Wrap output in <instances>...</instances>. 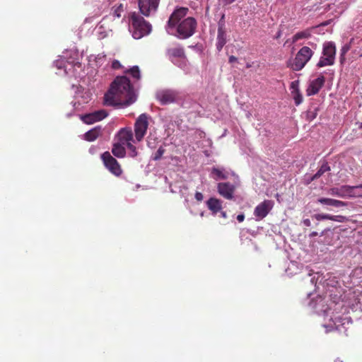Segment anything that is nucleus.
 Wrapping results in <instances>:
<instances>
[{
  "instance_id": "obj_1",
  "label": "nucleus",
  "mask_w": 362,
  "mask_h": 362,
  "mask_svg": "<svg viewBox=\"0 0 362 362\" xmlns=\"http://www.w3.org/2000/svg\"><path fill=\"white\" fill-rule=\"evenodd\" d=\"M136 100V95L132 85L124 76L116 77L104 96L105 104L108 106L127 107Z\"/></svg>"
},
{
  "instance_id": "obj_2",
  "label": "nucleus",
  "mask_w": 362,
  "mask_h": 362,
  "mask_svg": "<svg viewBox=\"0 0 362 362\" xmlns=\"http://www.w3.org/2000/svg\"><path fill=\"white\" fill-rule=\"evenodd\" d=\"M130 21L132 36L134 39H141L151 33V25L139 13L132 12L130 13Z\"/></svg>"
},
{
  "instance_id": "obj_3",
  "label": "nucleus",
  "mask_w": 362,
  "mask_h": 362,
  "mask_svg": "<svg viewBox=\"0 0 362 362\" xmlns=\"http://www.w3.org/2000/svg\"><path fill=\"white\" fill-rule=\"evenodd\" d=\"M197 21L192 17L183 19L175 27L176 33L173 34L180 39H187L192 36L196 31Z\"/></svg>"
},
{
  "instance_id": "obj_4",
  "label": "nucleus",
  "mask_w": 362,
  "mask_h": 362,
  "mask_svg": "<svg viewBox=\"0 0 362 362\" xmlns=\"http://www.w3.org/2000/svg\"><path fill=\"white\" fill-rule=\"evenodd\" d=\"M314 52L308 47L304 46L297 52L293 62L288 65L293 71L301 70L313 57Z\"/></svg>"
},
{
  "instance_id": "obj_5",
  "label": "nucleus",
  "mask_w": 362,
  "mask_h": 362,
  "mask_svg": "<svg viewBox=\"0 0 362 362\" xmlns=\"http://www.w3.org/2000/svg\"><path fill=\"white\" fill-rule=\"evenodd\" d=\"M336 55V46L333 42H326L323 44L322 57L317 64L319 68L332 66L334 64Z\"/></svg>"
},
{
  "instance_id": "obj_6",
  "label": "nucleus",
  "mask_w": 362,
  "mask_h": 362,
  "mask_svg": "<svg viewBox=\"0 0 362 362\" xmlns=\"http://www.w3.org/2000/svg\"><path fill=\"white\" fill-rule=\"evenodd\" d=\"M149 119L150 117L147 114L143 113L136 119L134 125V131L135 139L138 142L142 141L146 134L149 125Z\"/></svg>"
},
{
  "instance_id": "obj_7",
  "label": "nucleus",
  "mask_w": 362,
  "mask_h": 362,
  "mask_svg": "<svg viewBox=\"0 0 362 362\" xmlns=\"http://www.w3.org/2000/svg\"><path fill=\"white\" fill-rule=\"evenodd\" d=\"M101 159L105 168L114 175L119 177L122 174V169L118 161L111 156L109 151L101 155Z\"/></svg>"
},
{
  "instance_id": "obj_8",
  "label": "nucleus",
  "mask_w": 362,
  "mask_h": 362,
  "mask_svg": "<svg viewBox=\"0 0 362 362\" xmlns=\"http://www.w3.org/2000/svg\"><path fill=\"white\" fill-rule=\"evenodd\" d=\"M188 11V8L186 7H179L172 13L167 23L168 33L173 34V30L182 21L181 20L186 16Z\"/></svg>"
},
{
  "instance_id": "obj_9",
  "label": "nucleus",
  "mask_w": 362,
  "mask_h": 362,
  "mask_svg": "<svg viewBox=\"0 0 362 362\" xmlns=\"http://www.w3.org/2000/svg\"><path fill=\"white\" fill-rule=\"evenodd\" d=\"M156 98L163 105L177 102L180 99L179 93L174 90H163L156 93Z\"/></svg>"
},
{
  "instance_id": "obj_10",
  "label": "nucleus",
  "mask_w": 362,
  "mask_h": 362,
  "mask_svg": "<svg viewBox=\"0 0 362 362\" xmlns=\"http://www.w3.org/2000/svg\"><path fill=\"white\" fill-rule=\"evenodd\" d=\"M159 2L160 0H138L141 13L146 17L150 16L157 11Z\"/></svg>"
},
{
  "instance_id": "obj_11",
  "label": "nucleus",
  "mask_w": 362,
  "mask_h": 362,
  "mask_svg": "<svg viewBox=\"0 0 362 362\" xmlns=\"http://www.w3.org/2000/svg\"><path fill=\"white\" fill-rule=\"evenodd\" d=\"M273 206L274 202L272 200L266 199L255 207L254 215L257 219L262 220L269 214Z\"/></svg>"
},
{
  "instance_id": "obj_12",
  "label": "nucleus",
  "mask_w": 362,
  "mask_h": 362,
  "mask_svg": "<svg viewBox=\"0 0 362 362\" xmlns=\"http://www.w3.org/2000/svg\"><path fill=\"white\" fill-rule=\"evenodd\" d=\"M166 56L175 64H176L177 59L186 58L183 47L178 44L168 48Z\"/></svg>"
},
{
  "instance_id": "obj_13",
  "label": "nucleus",
  "mask_w": 362,
  "mask_h": 362,
  "mask_svg": "<svg viewBox=\"0 0 362 362\" xmlns=\"http://www.w3.org/2000/svg\"><path fill=\"white\" fill-rule=\"evenodd\" d=\"M107 116V112L104 110H100L82 116L81 119L84 123L91 124L103 119Z\"/></svg>"
},
{
  "instance_id": "obj_14",
  "label": "nucleus",
  "mask_w": 362,
  "mask_h": 362,
  "mask_svg": "<svg viewBox=\"0 0 362 362\" xmlns=\"http://www.w3.org/2000/svg\"><path fill=\"white\" fill-rule=\"evenodd\" d=\"M217 189L222 197L227 199H232L235 187L230 182H220L217 185Z\"/></svg>"
},
{
  "instance_id": "obj_15",
  "label": "nucleus",
  "mask_w": 362,
  "mask_h": 362,
  "mask_svg": "<svg viewBox=\"0 0 362 362\" xmlns=\"http://www.w3.org/2000/svg\"><path fill=\"white\" fill-rule=\"evenodd\" d=\"M325 82V78L320 76L318 78L312 81L306 90L308 95H313L317 94Z\"/></svg>"
},
{
  "instance_id": "obj_16",
  "label": "nucleus",
  "mask_w": 362,
  "mask_h": 362,
  "mask_svg": "<svg viewBox=\"0 0 362 362\" xmlns=\"http://www.w3.org/2000/svg\"><path fill=\"white\" fill-rule=\"evenodd\" d=\"M118 142L127 145L134 141L133 132L131 128H122L117 133Z\"/></svg>"
},
{
  "instance_id": "obj_17",
  "label": "nucleus",
  "mask_w": 362,
  "mask_h": 362,
  "mask_svg": "<svg viewBox=\"0 0 362 362\" xmlns=\"http://www.w3.org/2000/svg\"><path fill=\"white\" fill-rule=\"evenodd\" d=\"M226 43V33L224 29L223 23H219L218 28V35H217V42H216V49L218 52H220L223 46Z\"/></svg>"
},
{
  "instance_id": "obj_18",
  "label": "nucleus",
  "mask_w": 362,
  "mask_h": 362,
  "mask_svg": "<svg viewBox=\"0 0 362 362\" xmlns=\"http://www.w3.org/2000/svg\"><path fill=\"white\" fill-rule=\"evenodd\" d=\"M206 204L214 216H216L222 209V202L217 198L211 197L206 201Z\"/></svg>"
},
{
  "instance_id": "obj_19",
  "label": "nucleus",
  "mask_w": 362,
  "mask_h": 362,
  "mask_svg": "<svg viewBox=\"0 0 362 362\" xmlns=\"http://www.w3.org/2000/svg\"><path fill=\"white\" fill-rule=\"evenodd\" d=\"M349 190V185H343L340 187H332L329 189L328 193L332 196L348 198L350 196Z\"/></svg>"
},
{
  "instance_id": "obj_20",
  "label": "nucleus",
  "mask_w": 362,
  "mask_h": 362,
  "mask_svg": "<svg viewBox=\"0 0 362 362\" xmlns=\"http://www.w3.org/2000/svg\"><path fill=\"white\" fill-rule=\"evenodd\" d=\"M314 218L317 221L322 220H331L337 222L343 223L346 220V218L344 216L338 215L334 216L327 214H317L314 215Z\"/></svg>"
},
{
  "instance_id": "obj_21",
  "label": "nucleus",
  "mask_w": 362,
  "mask_h": 362,
  "mask_svg": "<svg viewBox=\"0 0 362 362\" xmlns=\"http://www.w3.org/2000/svg\"><path fill=\"white\" fill-rule=\"evenodd\" d=\"M317 202L323 205L331 206L337 208L347 206L346 202L331 198H320L317 199Z\"/></svg>"
},
{
  "instance_id": "obj_22",
  "label": "nucleus",
  "mask_w": 362,
  "mask_h": 362,
  "mask_svg": "<svg viewBox=\"0 0 362 362\" xmlns=\"http://www.w3.org/2000/svg\"><path fill=\"white\" fill-rule=\"evenodd\" d=\"M112 153L117 158H124L126 155L125 145L119 142L114 144L112 148Z\"/></svg>"
},
{
  "instance_id": "obj_23",
  "label": "nucleus",
  "mask_w": 362,
  "mask_h": 362,
  "mask_svg": "<svg viewBox=\"0 0 362 362\" xmlns=\"http://www.w3.org/2000/svg\"><path fill=\"white\" fill-rule=\"evenodd\" d=\"M313 28H307L303 31L296 33L292 37V42L295 43L301 39H308L311 36Z\"/></svg>"
},
{
  "instance_id": "obj_24",
  "label": "nucleus",
  "mask_w": 362,
  "mask_h": 362,
  "mask_svg": "<svg viewBox=\"0 0 362 362\" xmlns=\"http://www.w3.org/2000/svg\"><path fill=\"white\" fill-rule=\"evenodd\" d=\"M100 134V128H94L85 134V139L88 141H95Z\"/></svg>"
},
{
  "instance_id": "obj_25",
  "label": "nucleus",
  "mask_w": 362,
  "mask_h": 362,
  "mask_svg": "<svg viewBox=\"0 0 362 362\" xmlns=\"http://www.w3.org/2000/svg\"><path fill=\"white\" fill-rule=\"evenodd\" d=\"M330 167L328 165L327 163H324L320 169L317 170V172L312 177L311 180L313 181L315 180L318 179L320 177H321L325 173L329 171Z\"/></svg>"
},
{
  "instance_id": "obj_26",
  "label": "nucleus",
  "mask_w": 362,
  "mask_h": 362,
  "mask_svg": "<svg viewBox=\"0 0 362 362\" xmlns=\"http://www.w3.org/2000/svg\"><path fill=\"white\" fill-rule=\"evenodd\" d=\"M349 197H362V185L357 186H349Z\"/></svg>"
},
{
  "instance_id": "obj_27",
  "label": "nucleus",
  "mask_w": 362,
  "mask_h": 362,
  "mask_svg": "<svg viewBox=\"0 0 362 362\" xmlns=\"http://www.w3.org/2000/svg\"><path fill=\"white\" fill-rule=\"evenodd\" d=\"M125 6L122 3L114 6L112 8V15L116 18H120L125 11Z\"/></svg>"
},
{
  "instance_id": "obj_28",
  "label": "nucleus",
  "mask_w": 362,
  "mask_h": 362,
  "mask_svg": "<svg viewBox=\"0 0 362 362\" xmlns=\"http://www.w3.org/2000/svg\"><path fill=\"white\" fill-rule=\"evenodd\" d=\"M211 174L214 175V178L215 180H219V179L226 180L228 177L227 173L223 172V170L216 168H212Z\"/></svg>"
},
{
  "instance_id": "obj_29",
  "label": "nucleus",
  "mask_w": 362,
  "mask_h": 362,
  "mask_svg": "<svg viewBox=\"0 0 362 362\" xmlns=\"http://www.w3.org/2000/svg\"><path fill=\"white\" fill-rule=\"evenodd\" d=\"M125 73L130 74L131 76L136 80H139L141 78L140 70L138 66H134L131 69L127 70Z\"/></svg>"
},
{
  "instance_id": "obj_30",
  "label": "nucleus",
  "mask_w": 362,
  "mask_h": 362,
  "mask_svg": "<svg viewBox=\"0 0 362 362\" xmlns=\"http://www.w3.org/2000/svg\"><path fill=\"white\" fill-rule=\"evenodd\" d=\"M126 147L128 149V155L131 158H136L138 156V151L135 146H134L132 143H129L126 145Z\"/></svg>"
},
{
  "instance_id": "obj_31",
  "label": "nucleus",
  "mask_w": 362,
  "mask_h": 362,
  "mask_svg": "<svg viewBox=\"0 0 362 362\" xmlns=\"http://www.w3.org/2000/svg\"><path fill=\"white\" fill-rule=\"evenodd\" d=\"M296 105H299L303 100V95L300 90L291 91Z\"/></svg>"
},
{
  "instance_id": "obj_32",
  "label": "nucleus",
  "mask_w": 362,
  "mask_h": 362,
  "mask_svg": "<svg viewBox=\"0 0 362 362\" xmlns=\"http://www.w3.org/2000/svg\"><path fill=\"white\" fill-rule=\"evenodd\" d=\"M165 149L160 146L158 150L154 154V156H153V160H158L159 159L161 158V157L163 156V153H165Z\"/></svg>"
},
{
  "instance_id": "obj_33",
  "label": "nucleus",
  "mask_w": 362,
  "mask_h": 362,
  "mask_svg": "<svg viewBox=\"0 0 362 362\" xmlns=\"http://www.w3.org/2000/svg\"><path fill=\"white\" fill-rule=\"evenodd\" d=\"M290 89L291 90V91L300 90V89H299V81L296 80V81H292L291 83V86H290Z\"/></svg>"
},
{
  "instance_id": "obj_34",
  "label": "nucleus",
  "mask_w": 362,
  "mask_h": 362,
  "mask_svg": "<svg viewBox=\"0 0 362 362\" xmlns=\"http://www.w3.org/2000/svg\"><path fill=\"white\" fill-rule=\"evenodd\" d=\"M156 141V139H151L150 137H148L147 139V146L151 148H154L155 147V142Z\"/></svg>"
},
{
  "instance_id": "obj_35",
  "label": "nucleus",
  "mask_w": 362,
  "mask_h": 362,
  "mask_svg": "<svg viewBox=\"0 0 362 362\" xmlns=\"http://www.w3.org/2000/svg\"><path fill=\"white\" fill-rule=\"evenodd\" d=\"M341 318L338 319L336 322H334L335 329L339 332H341V325H343L344 323H341Z\"/></svg>"
},
{
  "instance_id": "obj_36",
  "label": "nucleus",
  "mask_w": 362,
  "mask_h": 362,
  "mask_svg": "<svg viewBox=\"0 0 362 362\" xmlns=\"http://www.w3.org/2000/svg\"><path fill=\"white\" fill-rule=\"evenodd\" d=\"M350 49V46L349 45H344L341 49V57L345 56L346 52Z\"/></svg>"
},
{
  "instance_id": "obj_37",
  "label": "nucleus",
  "mask_w": 362,
  "mask_h": 362,
  "mask_svg": "<svg viewBox=\"0 0 362 362\" xmlns=\"http://www.w3.org/2000/svg\"><path fill=\"white\" fill-rule=\"evenodd\" d=\"M121 66H122V65L118 60H114L112 63V68L114 69H118Z\"/></svg>"
},
{
  "instance_id": "obj_38",
  "label": "nucleus",
  "mask_w": 362,
  "mask_h": 362,
  "mask_svg": "<svg viewBox=\"0 0 362 362\" xmlns=\"http://www.w3.org/2000/svg\"><path fill=\"white\" fill-rule=\"evenodd\" d=\"M194 196H195V199H196L197 201H199V202L202 201V200H203V199H204V196H203V194H202L201 192H197L195 193V195H194Z\"/></svg>"
},
{
  "instance_id": "obj_39",
  "label": "nucleus",
  "mask_w": 362,
  "mask_h": 362,
  "mask_svg": "<svg viewBox=\"0 0 362 362\" xmlns=\"http://www.w3.org/2000/svg\"><path fill=\"white\" fill-rule=\"evenodd\" d=\"M237 61H238L237 57L233 55L230 56L228 58V62L230 64L236 62Z\"/></svg>"
},
{
  "instance_id": "obj_40",
  "label": "nucleus",
  "mask_w": 362,
  "mask_h": 362,
  "mask_svg": "<svg viewBox=\"0 0 362 362\" xmlns=\"http://www.w3.org/2000/svg\"><path fill=\"white\" fill-rule=\"evenodd\" d=\"M303 225H304L305 226L308 227V226H311V221H310V220L309 218H305V219H304V220H303Z\"/></svg>"
},
{
  "instance_id": "obj_41",
  "label": "nucleus",
  "mask_w": 362,
  "mask_h": 362,
  "mask_svg": "<svg viewBox=\"0 0 362 362\" xmlns=\"http://www.w3.org/2000/svg\"><path fill=\"white\" fill-rule=\"evenodd\" d=\"M245 219V215L243 214L237 216V220L238 222H243Z\"/></svg>"
},
{
  "instance_id": "obj_42",
  "label": "nucleus",
  "mask_w": 362,
  "mask_h": 362,
  "mask_svg": "<svg viewBox=\"0 0 362 362\" xmlns=\"http://www.w3.org/2000/svg\"><path fill=\"white\" fill-rule=\"evenodd\" d=\"M219 213H220V216L221 218H225V219H226L228 218V215H227L226 212L224 211H222V209L221 210V211H219Z\"/></svg>"
},
{
  "instance_id": "obj_43",
  "label": "nucleus",
  "mask_w": 362,
  "mask_h": 362,
  "mask_svg": "<svg viewBox=\"0 0 362 362\" xmlns=\"http://www.w3.org/2000/svg\"><path fill=\"white\" fill-rule=\"evenodd\" d=\"M235 0H224V3L226 5L233 3Z\"/></svg>"
},
{
  "instance_id": "obj_44",
  "label": "nucleus",
  "mask_w": 362,
  "mask_h": 362,
  "mask_svg": "<svg viewBox=\"0 0 362 362\" xmlns=\"http://www.w3.org/2000/svg\"><path fill=\"white\" fill-rule=\"evenodd\" d=\"M318 235L317 232L313 231L310 234V237H315Z\"/></svg>"
},
{
  "instance_id": "obj_45",
  "label": "nucleus",
  "mask_w": 362,
  "mask_h": 362,
  "mask_svg": "<svg viewBox=\"0 0 362 362\" xmlns=\"http://www.w3.org/2000/svg\"><path fill=\"white\" fill-rule=\"evenodd\" d=\"M345 60V56L341 57V54H340V62L343 63Z\"/></svg>"
},
{
  "instance_id": "obj_46",
  "label": "nucleus",
  "mask_w": 362,
  "mask_h": 362,
  "mask_svg": "<svg viewBox=\"0 0 362 362\" xmlns=\"http://www.w3.org/2000/svg\"><path fill=\"white\" fill-rule=\"evenodd\" d=\"M358 271L361 272V271H362V268L356 269L355 270V272H357Z\"/></svg>"
},
{
  "instance_id": "obj_47",
  "label": "nucleus",
  "mask_w": 362,
  "mask_h": 362,
  "mask_svg": "<svg viewBox=\"0 0 362 362\" xmlns=\"http://www.w3.org/2000/svg\"><path fill=\"white\" fill-rule=\"evenodd\" d=\"M334 362H342V361H341V360H339V359H337V360H335V361H334Z\"/></svg>"
},
{
  "instance_id": "obj_48",
  "label": "nucleus",
  "mask_w": 362,
  "mask_h": 362,
  "mask_svg": "<svg viewBox=\"0 0 362 362\" xmlns=\"http://www.w3.org/2000/svg\"><path fill=\"white\" fill-rule=\"evenodd\" d=\"M247 68H250V64H247Z\"/></svg>"
},
{
  "instance_id": "obj_49",
  "label": "nucleus",
  "mask_w": 362,
  "mask_h": 362,
  "mask_svg": "<svg viewBox=\"0 0 362 362\" xmlns=\"http://www.w3.org/2000/svg\"><path fill=\"white\" fill-rule=\"evenodd\" d=\"M360 128H361V129H362V123H361V126H360Z\"/></svg>"
},
{
  "instance_id": "obj_50",
  "label": "nucleus",
  "mask_w": 362,
  "mask_h": 362,
  "mask_svg": "<svg viewBox=\"0 0 362 362\" xmlns=\"http://www.w3.org/2000/svg\"><path fill=\"white\" fill-rule=\"evenodd\" d=\"M360 57H362V53L360 54Z\"/></svg>"
}]
</instances>
